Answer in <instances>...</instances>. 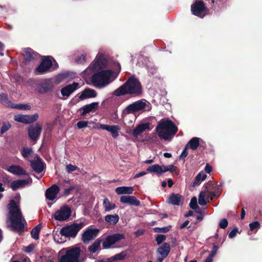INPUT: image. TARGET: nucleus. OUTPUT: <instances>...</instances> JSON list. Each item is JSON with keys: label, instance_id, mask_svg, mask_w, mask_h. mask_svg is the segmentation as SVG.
I'll return each mask as SVG.
<instances>
[{"label": "nucleus", "instance_id": "f257e3e1", "mask_svg": "<svg viewBox=\"0 0 262 262\" xmlns=\"http://www.w3.org/2000/svg\"><path fill=\"white\" fill-rule=\"evenodd\" d=\"M106 62L101 54H98L95 60L85 70L88 74L96 72L92 76L91 81L96 88L101 89L106 86L116 78V76L112 71L103 70Z\"/></svg>", "mask_w": 262, "mask_h": 262}, {"label": "nucleus", "instance_id": "f03ea898", "mask_svg": "<svg viewBox=\"0 0 262 262\" xmlns=\"http://www.w3.org/2000/svg\"><path fill=\"white\" fill-rule=\"evenodd\" d=\"M8 209L9 211L8 219L10 222L8 227H11L13 231L23 232L25 228L24 222H26L25 220L23 221L21 210L14 200L10 201Z\"/></svg>", "mask_w": 262, "mask_h": 262}, {"label": "nucleus", "instance_id": "7ed1b4c3", "mask_svg": "<svg viewBox=\"0 0 262 262\" xmlns=\"http://www.w3.org/2000/svg\"><path fill=\"white\" fill-rule=\"evenodd\" d=\"M64 250L65 254L60 257L59 262H84L86 259L85 249L81 250L79 247L74 246Z\"/></svg>", "mask_w": 262, "mask_h": 262}, {"label": "nucleus", "instance_id": "20e7f679", "mask_svg": "<svg viewBox=\"0 0 262 262\" xmlns=\"http://www.w3.org/2000/svg\"><path fill=\"white\" fill-rule=\"evenodd\" d=\"M158 136L165 140L171 139L178 131L174 123L167 119L161 120L156 127Z\"/></svg>", "mask_w": 262, "mask_h": 262}, {"label": "nucleus", "instance_id": "39448f33", "mask_svg": "<svg viewBox=\"0 0 262 262\" xmlns=\"http://www.w3.org/2000/svg\"><path fill=\"white\" fill-rule=\"evenodd\" d=\"M141 92V85L139 80L134 77H130L123 85L115 91L114 94L116 96L126 94L139 95Z\"/></svg>", "mask_w": 262, "mask_h": 262}, {"label": "nucleus", "instance_id": "423d86ee", "mask_svg": "<svg viewBox=\"0 0 262 262\" xmlns=\"http://www.w3.org/2000/svg\"><path fill=\"white\" fill-rule=\"evenodd\" d=\"M151 105L145 99L137 101L128 105L123 111V114L126 115L129 114H135L140 111H148L151 109Z\"/></svg>", "mask_w": 262, "mask_h": 262}, {"label": "nucleus", "instance_id": "0eeeda50", "mask_svg": "<svg viewBox=\"0 0 262 262\" xmlns=\"http://www.w3.org/2000/svg\"><path fill=\"white\" fill-rule=\"evenodd\" d=\"M83 226L84 224L82 222L78 224L73 223L70 225H68L62 228L60 231V233L61 235L66 237L74 238Z\"/></svg>", "mask_w": 262, "mask_h": 262}, {"label": "nucleus", "instance_id": "6e6552de", "mask_svg": "<svg viewBox=\"0 0 262 262\" xmlns=\"http://www.w3.org/2000/svg\"><path fill=\"white\" fill-rule=\"evenodd\" d=\"M124 238L125 235L121 233H115L113 235L107 236L102 243L103 248L108 249L112 245Z\"/></svg>", "mask_w": 262, "mask_h": 262}, {"label": "nucleus", "instance_id": "1a4fd4ad", "mask_svg": "<svg viewBox=\"0 0 262 262\" xmlns=\"http://www.w3.org/2000/svg\"><path fill=\"white\" fill-rule=\"evenodd\" d=\"M191 10L194 15L202 18L207 13L205 5L202 1H197L192 4Z\"/></svg>", "mask_w": 262, "mask_h": 262}, {"label": "nucleus", "instance_id": "9d476101", "mask_svg": "<svg viewBox=\"0 0 262 262\" xmlns=\"http://www.w3.org/2000/svg\"><path fill=\"white\" fill-rule=\"evenodd\" d=\"M71 214V210L70 207L64 206L55 213L54 219L57 221H63L69 219Z\"/></svg>", "mask_w": 262, "mask_h": 262}, {"label": "nucleus", "instance_id": "9b49d317", "mask_svg": "<svg viewBox=\"0 0 262 262\" xmlns=\"http://www.w3.org/2000/svg\"><path fill=\"white\" fill-rule=\"evenodd\" d=\"M28 133L29 138L33 141H36L39 138L42 130V126L39 123L31 125L28 128Z\"/></svg>", "mask_w": 262, "mask_h": 262}, {"label": "nucleus", "instance_id": "f8f14e48", "mask_svg": "<svg viewBox=\"0 0 262 262\" xmlns=\"http://www.w3.org/2000/svg\"><path fill=\"white\" fill-rule=\"evenodd\" d=\"M53 62H55L51 57H47L44 58L40 65L36 69V71L40 74L47 72L53 65Z\"/></svg>", "mask_w": 262, "mask_h": 262}, {"label": "nucleus", "instance_id": "ddd939ff", "mask_svg": "<svg viewBox=\"0 0 262 262\" xmlns=\"http://www.w3.org/2000/svg\"><path fill=\"white\" fill-rule=\"evenodd\" d=\"M38 116L37 114H34L32 115L18 114L14 116V119L16 121L28 124L36 121L38 118Z\"/></svg>", "mask_w": 262, "mask_h": 262}, {"label": "nucleus", "instance_id": "4468645a", "mask_svg": "<svg viewBox=\"0 0 262 262\" xmlns=\"http://www.w3.org/2000/svg\"><path fill=\"white\" fill-rule=\"evenodd\" d=\"M99 232L98 229L89 228L86 229L82 234V241L84 244L88 243L90 241L94 239Z\"/></svg>", "mask_w": 262, "mask_h": 262}, {"label": "nucleus", "instance_id": "2eb2a0df", "mask_svg": "<svg viewBox=\"0 0 262 262\" xmlns=\"http://www.w3.org/2000/svg\"><path fill=\"white\" fill-rule=\"evenodd\" d=\"M59 191V187L56 184H54L46 190V198L49 200L53 201L56 198Z\"/></svg>", "mask_w": 262, "mask_h": 262}, {"label": "nucleus", "instance_id": "dca6fc26", "mask_svg": "<svg viewBox=\"0 0 262 262\" xmlns=\"http://www.w3.org/2000/svg\"><path fill=\"white\" fill-rule=\"evenodd\" d=\"M120 201L123 204L138 207L140 205V202L135 196L131 195H122Z\"/></svg>", "mask_w": 262, "mask_h": 262}, {"label": "nucleus", "instance_id": "f3484780", "mask_svg": "<svg viewBox=\"0 0 262 262\" xmlns=\"http://www.w3.org/2000/svg\"><path fill=\"white\" fill-rule=\"evenodd\" d=\"M99 128L108 131L112 137L116 138L119 135V132L120 130V127L118 125H108L106 124H100Z\"/></svg>", "mask_w": 262, "mask_h": 262}, {"label": "nucleus", "instance_id": "a211bd4d", "mask_svg": "<svg viewBox=\"0 0 262 262\" xmlns=\"http://www.w3.org/2000/svg\"><path fill=\"white\" fill-rule=\"evenodd\" d=\"M79 88V84L77 82H73L69 84L61 90V93L63 96L69 97L71 93Z\"/></svg>", "mask_w": 262, "mask_h": 262}, {"label": "nucleus", "instance_id": "6ab92c4d", "mask_svg": "<svg viewBox=\"0 0 262 262\" xmlns=\"http://www.w3.org/2000/svg\"><path fill=\"white\" fill-rule=\"evenodd\" d=\"M30 166L36 172L40 173L43 170V162L40 158H38L37 160H30Z\"/></svg>", "mask_w": 262, "mask_h": 262}, {"label": "nucleus", "instance_id": "aec40b11", "mask_svg": "<svg viewBox=\"0 0 262 262\" xmlns=\"http://www.w3.org/2000/svg\"><path fill=\"white\" fill-rule=\"evenodd\" d=\"M170 251V244L167 243H165L158 248L157 253L161 255V256L164 257V258H166L169 253Z\"/></svg>", "mask_w": 262, "mask_h": 262}, {"label": "nucleus", "instance_id": "412c9836", "mask_svg": "<svg viewBox=\"0 0 262 262\" xmlns=\"http://www.w3.org/2000/svg\"><path fill=\"white\" fill-rule=\"evenodd\" d=\"M205 145V142L201 138L194 137L189 141L185 147H198V146H204Z\"/></svg>", "mask_w": 262, "mask_h": 262}, {"label": "nucleus", "instance_id": "4be33fe9", "mask_svg": "<svg viewBox=\"0 0 262 262\" xmlns=\"http://www.w3.org/2000/svg\"><path fill=\"white\" fill-rule=\"evenodd\" d=\"M98 104V102H93L91 104H87L81 108L80 110L82 111L81 114V116H84L88 113L95 111Z\"/></svg>", "mask_w": 262, "mask_h": 262}, {"label": "nucleus", "instance_id": "5701e85b", "mask_svg": "<svg viewBox=\"0 0 262 262\" xmlns=\"http://www.w3.org/2000/svg\"><path fill=\"white\" fill-rule=\"evenodd\" d=\"M149 124L148 123L140 124L133 130V135L135 137H137L146 129H149Z\"/></svg>", "mask_w": 262, "mask_h": 262}, {"label": "nucleus", "instance_id": "b1692460", "mask_svg": "<svg viewBox=\"0 0 262 262\" xmlns=\"http://www.w3.org/2000/svg\"><path fill=\"white\" fill-rule=\"evenodd\" d=\"M29 184L27 180H17L13 181L11 184V188L13 191H16L20 187H23Z\"/></svg>", "mask_w": 262, "mask_h": 262}, {"label": "nucleus", "instance_id": "393cba45", "mask_svg": "<svg viewBox=\"0 0 262 262\" xmlns=\"http://www.w3.org/2000/svg\"><path fill=\"white\" fill-rule=\"evenodd\" d=\"M8 170L10 172L16 175H27L26 171L19 166L14 165H11L9 167Z\"/></svg>", "mask_w": 262, "mask_h": 262}, {"label": "nucleus", "instance_id": "a878e982", "mask_svg": "<svg viewBox=\"0 0 262 262\" xmlns=\"http://www.w3.org/2000/svg\"><path fill=\"white\" fill-rule=\"evenodd\" d=\"M97 96V93L96 92L91 89H85L80 96H79V98L81 100L88 98H94L95 97Z\"/></svg>", "mask_w": 262, "mask_h": 262}, {"label": "nucleus", "instance_id": "bb28decb", "mask_svg": "<svg viewBox=\"0 0 262 262\" xmlns=\"http://www.w3.org/2000/svg\"><path fill=\"white\" fill-rule=\"evenodd\" d=\"M182 195L180 194L172 193L169 197L168 203L173 205L179 206L182 199Z\"/></svg>", "mask_w": 262, "mask_h": 262}, {"label": "nucleus", "instance_id": "cd10ccee", "mask_svg": "<svg viewBox=\"0 0 262 262\" xmlns=\"http://www.w3.org/2000/svg\"><path fill=\"white\" fill-rule=\"evenodd\" d=\"M133 188L132 187L121 186L117 187L115 191L118 194H131L133 193Z\"/></svg>", "mask_w": 262, "mask_h": 262}, {"label": "nucleus", "instance_id": "c85d7f7f", "mask_svg": "<svg viewBox=\"0 0 262 262\" xmlns=\"http://www.w3.org/2000/svg\"><path fill=\"white\" fill-rule=\"evenodd\" d=\"M119 220V215L117 214L107 215L105 216V221L111 225H115Z\"/></svg>", "mask_w": 262, "mask_h": 262}, {"label": "nucleus", "instance_id": "c756f323", "mask_svg": "<svg viewBox=\"0 0 262 262\" xmlns=\"http://www.w3.org/2000/svg\"><path fill=\"white\" fill-rule=\"evenodd\" d=\"M41 228V225L39 224L32 229L31 231V235L33 238L34 239H38L39 238V234Z\"/></svg>", "mask_w": 262, "mask_h": 262}, {"label": "nucleus", "instance_id": "7c9ffc66", "mask_svg": "<svg viewBox=\"0 0 262 262\" xmlns=\"http://www.w3.org/2000/svg\"><path fill=\"white\" fill-rule=\"evenodd\" d=\"M101 242V239H97L96 240L92 245L89 247V251L92 253H95L100 247Z\"/></svg>", "mask_w": 262, "mask_h": 262}, {"label": "nucleus", "instance_id": "2f4dec72", "mask_svg": "<svg viewBox=\"0 0 262 262\" xmlns=\"http://www.w3.org/2000/svg\"><path fill=\"white\" fill-rule=\"evenodd\" d=\"M206 196V194L205 193V192L201 191L200 193V194L199 195V204L201 206H205L206 205L208 202V198L209 197H207L206 199H205Z\"/></svg>", "mask_w": 262, "mask_h": 262}, {"label": "nucleus", "instance_id": "473e14b6", "mask_svg": "<svg viewBox=\"0 0 262 262\" xmlns=\"http://www.w3.org/2000/svg\"><path fill=\"white\" fill-rule=\"evenodd\" d=\"M103 205L106 211H110L116 207V205L112 204L107 198H105L103 200Z\"/></svg>", "mask_w": 262, "mask_h": 262}, {"label": "nucleus", "instance_id": "72a5a7b5", "mask_svg": "<svg viewBox=\"0 0 262 262\" xmlns=\"http://www.w3.org/2000/svg\"><path fill=\"white\" fill-rule=\"evenodd\" d=\"M160 168V165L157 164L152 165L149 166L146 169V171L150 173H156L158 175H160L159 170Z\"/></svg>", "mask_w": 262, "mask_h": 262}, {"label": "nucleus", "instance_id": "f704fd0d", "mask_svg": "<svg viewBox=\"0 0 262 262\" xmlns=\"http://www.w3.org/2000/svg\"><path fill=\"white\" fill-rule=\"evenodd\" d=\"M206 177L207 176L205 174L202 175L201 173H198L195 178V180L193 182L192 186L194 187L196 185H198L200 184V181L205 180Z\"/></svg>", "mask_w": 262, "mask_h": 262}, {"label": "nucleus", "instance_id": "c9c22d12", "mask_svg": "<svg viewBox=\"0 0 262 262\" xmlns=\"http://www.w3.org/2000/svg\"><path fill=\"white\" fill-rule=\"evenodd\" d=\"M34 53L30 49H26L25 51V56L26 57V61H30L32 59L34 58Z\"/></svg>", "mask_w": 262, "mask_h": 262}, {"label": "nucleus", "instance_id": "e433bc0d", "mask_svg": "<svg viewBox=\"0 0 262 262\" xmlns=\"http://www.w3.org/2000/svg\"><path fill=\"white\" fill-rule=\"evenodd\" d=\"M171 228V226L169 225L164 227H155L153 229V230L156 233H167L168 232Z\"/></svg>", "mask_w": 262, "mask_h": 262}, {"label": "nucleus", "instance_id": "4c0bfd02", "mask_svg": "<svg viewBox=\"0 0 262 262\" xmlns=\"http://www.w3.org/2000/svg\"><path fill=\"white\" fill-rule=\"evenodd\" d=\"M12 107L21 110H30L31 108L29 105L24 104H18L13 105L12 106Z\"/></svg>", "mask_w": 262, "mask_h": 262}, {"label": "nucleus", "instance_id": "58836bf2", "mask_svg": "<svg viewBox=\"0 0 262 262\" xmlns=\"http://www.w3.org/2000/svg\"><path fill=\"white\" fill-rule=\"evenodd\" d=\"M126 255H127V254H126V252L122 251V252H120V253L115 254L114 256V258L115 259V261L122 260L125 258Z\"/></svg>", "mask_w": 262, "mask_h": 262}, {"label": "nucleus", "instance_id": "ea45409f", "mask_svg": "<svg viewBox=\"0 0 262 262\" xmlns=\"http://www.w3.org/2000/svg\"><path fill=\"white\" fill-rule=\"evenodd\" d=\"M32 149V148H23L21 153L24 158H27L31 155L33 152Z\"/></svg>", "mask_w": 262, "mask_h": 262}, {"label": "nucleus", "instance_id": "a19ab883", "mask_svg": "<svg viewBox=\"0 0 262 262\" xmlns=\"http://www.w3.org/2000/svg\"><path fill=\"white\" fill-rule=\"evenodd\" d=\"M189 207L194 210H195L199 208L196 197L194 196L191 199L190 202L189 203Z\"/></svg>", "mask_w": 262, "mask_h": 262}, {"label": "nucleus", "instance_id": "79ce46f5", "mask_svg": "<svg viewBox=\"0 0 262 262\" xmlns=\"http://www.w3.org/2000/svg\"><path fill=\"white\" fill-rule=\"evenodd\" d=\"M11 125L9 122H4L1 129V134H3L7 131H8L11 127Z\"/></svg>", "mask_w": 262, "mask_h": 262}, {"label": "nucleus", "instance_id": "37998d69", "mask_svg": "<svg viewBox=\"0 0 262 262\" xmlns=\"http://www.w3.org/2000/svg\"><path fill=\"white\" fill-rule=\"evenodd\" d=\"M260 226V223L258 221H254L249 224V227L251 231L258 229Z\"/></svg>", "mask_w": 262, "mask_h": 262}, {"label": "nucleus", "instance_id": "c03bdc74", "mask_svg": "<svg viewBox=\"0 0 262 262\" xmlns=\"http://www.w3.org/2000/svg\"><path fill=\"white\" fill-rule=\"evenodd\" d=\"M168 166V171L171 172V173H173L174 172L175 173V174H176L177 176H178L179 174V169L177 168V167L174 166L173 165H169L167 166Z\"/></svg>", "mask_w": 262, "mask_h": 262}, {"label": "nucleus", "instance_id": "a18cd8bd", "mask_svg": "<svg viewBox=\"0 0 262 262\" xmlns=\"http://www.w3.org/2000/svg\"><path fill=\"white\" fill-rule=\"evenodd\" d=\"M166 239V236L163 234H158L156 237V241L158 245H160Z\"/></svg>", "mask_w": 262, "mask_h": 262}, {"label": "nucleus", "instance_id": "49530a36", "mask_svg": "<svg viewBox=\"0 0 262 262\" xmlns=\"http://www.w3.org/2000/svg\"><path fill=\"white\" fill-rule=\"evenodd\" d=\"M228 225V222L227 219H223L221 220L219 223V226L221 228L225 229L226 228Z\"/></svg>", "mask_w": 262, "mask_h": 262}, {"label": "nucleus", "instance_id": "de8ad7c7", "mask_svg": "<svg viewBox=\"0 0 262 262\" xmlns=\"http://www.w3.org/2000/svg\"><path fill=\"white\" fill-rule=\"evenodd\" d=\"M78 168V167L76 166L73 165L72 164H68L66 166V170L68 172L70 173L72 171L76 170Z\"/></svg>", "mask_w": 262, "mask_h": 262}, {"label": "nucleus", "instance_id": "09e8293b", "mask_svg": "<svg viewBox=\"0 0 262 262\" xmlns=\"http://www.w3.org/2000/svg\"><path fill=\"white\" fill-rule=\"evenodd\" d=\"M187 149H188V148L184 149V150L182 152L181 155L180 156V158H179L180 160H184V161H185V159L187 156L188 154Z\"/></svg>", "mask_w": 262, "mask_h": 262}, {"label": "nucleus", "instance_id": "8fccbe9b", "mask_svg": "<svg viewBox=\"0 0 262 262\" xmlns=\"http://www.w3.org/2000/svg\"><path fill=\"white\" fill-rule=\"evenodd\" d=\"M88 122L86 121H79L77 123V127L79 128H82L83 127H85L87 126Z\"/></svg>", "mask_w": 262, "mask_h": 262}, {"label": "nucleus", "instance_id": "3c124183", "mask_svg": "<svg viewBox=\"0 0 262 262\" xmlns=\"http://www.w3.org/2000/svg\"><path fill=\"white\" fill-rule=\"evenodd\" d=\"M238 232V228H234L229 233L228 235V236L230 238H232L234 237L237 233Z\"/></svg>", "mask_w": 262, "mask_h": 262}, {"label": "nucleus", "instance_id": "603ef678", "mask_svg": "<svg viewBox=\"0 0 262 262\" xmlns=\"http://www.w3.org/2000/svg\"><path fill=\"white\" fill-rule=\"evenodd\" d=\"M34 247V244H30L29 245L25 247L24 251L26 253H30L33 250Z\"/></svg>", "mask_w": 262, "mask_h": 262}, {"label": "nucleus", "instance_id": "864d4df0", "mask_svg": "<svg viewBox=\"0 0 262 262\" xmlns=\"http://www.w3.org/2000/svg\"><path fill=\"white\" fill-rule=\"evenodd\" d=\"M167 166H165L164 165H160V169L159 170L160 175L162 174L164 172H165L166 171H168V169Z\"/></svg>", "mask_w": 262, "mask_h": 262}, {"label": "nucleus", "instance_id": "5fc2aeb1", "mask_svg": "<svg viewBox=\"0 0 262 262\" xmlns=\"http://www.w3.org/2000/svg\"><path fill=\"white\" fill-rule=\"evenodd\" d=\"M85 56L84 55H81L78 57L76 59V62L78 63H81L85 61Z\"/></svg>", "mask_w": 262, "mask_h": 262}, {"label": "nucleus", "instance_id": "6e6d98bb", "mask_svg": "<svg viewBox=\"0 0 262 262\" xmlns=\"http://www.w3.org/2000/svg\"><path fill=\"white\" fill-rule=\"evenodd\" d=\"M74 188H75L74 186H71L69 188L65 189L64 191V194L66 195L69 194L71 193V192L74 189Z\"/></svg>", "mask_w": 262, "mask_h": 262}, {"label": "nucleus", "instance_id": "4d7b16f0", "mask_svg": "<svg viewBox=\"0 0 262 262\" xmlns=\"http://www.w3.org/2000/svg\"><path fill=\"white\" fill-rule=\"evenodd\" d=\"M210 195V200H212L214 198H218L220 194H216L215 192L209 191L208 193Z\"/></svg>", "mask_w": 262, "mask_h": 262}, {"label": "nucleus", "instance_id": "13d9d810", "mask_svg": "<svg viewBox=\"0 0 262 262\" xmlns=\"http://www.w3.org/2000/svg\"><path fill=\"white\" fill-rule=\"evenodd\" d=\"M211 185H212L211 183L208 182V184H205L203 186V188H204L203 191L205 192V194H206V192L208 193V192L210 191L208 190V189H209V186H210Z\"/></svg>", "mask_w": 262, "mask_h": 262}, {"label": "nucleus", "instance_id": "bf43d9fd", "mask_svg": "<svg viewBox=\"0 0 262 262\" xmlns=\"http://www.w3.org/2000/svg\"><path fill=\"white\" fill-rule=\"evenodd\" d=\"M212 167L209 164H207L205 167L206 172L209 173L212 171Z\"/></svg>", "mask_w": 262, "mask_h": 262}, {"label": "nucleus", "instance_id": "052dcab7", "mask_svg": "<svg viewBox=\"0 0 262 262\" xmlns=\"http://www.w3.org/2000/svg\"><path fill=\"white\" fill-rule=\"evenodd\" d=\"M195 212L201 214V215L197 216L196 219H197L198 221H199V222L201 221L203 219V216L202 214V211L200 210H196Z\"/></svg>", "mask_w": 262, "mask_h": 262}, {"label": "nucleus", "instance_id": "680f3d73", "mask_svg": "<svg viewBox=\"0 0 262 262\" xmlns=\"http://www.w3.org/2000/svg\"><path fill=\"white\" fill-rule=\"evenodd\" d=\"M146 173V172L145 171H141V172H140L138 173H136L135 176H134V178H139L140 177H142V176H143L144 175H145Z\"/></svg>", "mask_w": 262, "mask_h": 262}, {"label": "nucleus", "instance_id": "e2e57ef3", "mask_svg": "<svg viewBox=\"0 0 262 262\" xmlns=\"http://www.w3.org/2000/svg\"><path fill=\"white\" fill-rule=\"evenodd\" d=\"M189 221L188 220L185 221L180 227V229H182L186 227L189 224Z\"/></svg>", "mask_w": 262, "mask_h": 262}, {"label": "nucleus", "instance_id": "0e129e2a", "mask_svg": "<svg viewBox=\"0 0 262 262\" xmlns=\"http://www.w3.org/2000/svg\"><path fill=\"white\" fill-rule=\"evenodd\" d=\"M173 185V180L171 179H169L167 180V185L170 188Z\"/></svg>", "mask_w": 262, "mask_h": 262}, {"label": "nucleus", "instance_id": "69168bd1", "mask_svg": "<svg viewBox=\"0 0 262 262\" xmlns=\"http://www.w3.org/2000/svg\"><path fill=\"white\" fill-rule=\"evenodd\" d=\"M218 250H219V247L214 244L213 247H212V250L211 251L213 252H214L215 253H217Z\"/></svg>", "mask_w": 262, "mask_h": 262}, {"label": "nucleus", "instance_id": "338daca9", "mask_svg": "<svg viewBox=\"0 0 262 262\" xmlns=\"http://www.w3.org/2000/svg\"><path fill=\"white\" fill-rule=\"evenodd\" d=\"M43 260H45V262H54L53 259L50 257H45L44 259H43Z\"/></svg>", "mask_w": 262, "mask_h": 262}, {"label": "nucleus", "instance_id": "774afa93", "mask_svg": "<svg viewBox=\"0 0 262 262\" xmlns=\"http://www.w3.org/2000/svg\"><path fill=\"white\" fill-rule=\"evenodd\" d=\"M204 262H213V258L208 256L205 260Z\"/></svg>", "mask_w": 262, "mask_h": 262}]
</instances>
